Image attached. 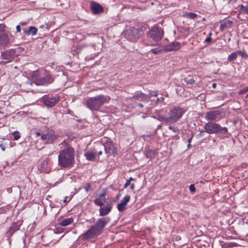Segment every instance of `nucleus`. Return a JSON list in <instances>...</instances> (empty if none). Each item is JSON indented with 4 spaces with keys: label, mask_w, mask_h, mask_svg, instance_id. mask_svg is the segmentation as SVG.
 Returning a JSON list of instances; mask_svg holds the SVG:
<instances>
[{
    "label": "nucleus",
    "mask_w": 248,
    "mask_h": 248,
    "mask_svg": "<svg viewBox=\"0 0 248 248\" xmlns=\"http://www.w3.org/2000/svg\"><path fill=\"white\" fill-rule=\"evenodd\" d=\"M99 143L97 144L94 147L93 150L95 153V154H97L98 156L101 155L103 154V150L99 146Z\"/></svg>",
    "instance_id": "obj_27"
},
{
    "label": "nucleus",
    "mask_w": 248,
    "mask_h": 248,
    "mask_svg": "<svg viewBox=\"0 0 248 248\" xmlns=\"http://www.w3.org/2000/svg\"><path fill=\"white\" fill-rule=\"evenodd\" d=\"M169 129L173 131L174 132H177L179 131L178 127L171 125L169 126Z\"/></svg>",
    "instance_id": "obj_37"
},
{
    "label": "nucleus",
    "mask_w": 248,
    "mask_h": 248,
    "mask_svg": "<svg viewBox=\"0 0 248 248\" xmlns=\"http://www.w3.org/2000/svg\"><path fill=\"white\" fill-rule=\"evenodd\" d=\"M231 24V22L230 21H224L223 23H221L220 26V29L221 31H223L224 29L227 28L229 27Z\"/></svg>",
    "instance_id": "obj_29"
},
{
    "label": "nucleus",
    "mask_w": 248,
    "mask_h": 248,
    "mask_svg": "<svg viewBox=\"0 0 248 248\" xmlns=\"http://www.w3.org/2000/svg\"><path fill=\"white\" fill-rule=\"evenodd\" d=\"M63 202L64 203H66V202H67V201L66 198H65L63 200Z\"/></svg>",
    "instance_id": "obj_63"
},
{
    "label": "nucleus",
    "mask_w": 248,
    "mask_h": 248,
    "mask_svg": "<svg viewBox=\"0 0 248 248\" xmlns=\"http://www.w3.org/2000/svg\"><path fill=\"white\" fill-rule=\"evenodd\" d=\"M162 125L161 124H160L157 126L156 129H155V131H157L158 129L160 128L161 127Z\"/></svg>",
    "instance_id": "obj_57"
},
{
    "label": "nucleus",
    "mask_w": 248,
    "mask_h": 248,
    "mask_svg": "<svg viewBox=\"0 0 248 248\" xmlns=\"http://www.w3.org/2000/svg\"><path fill=\"white\" fill-rule=\"evenodd\" d=\"M41 139L44 140H47V134H42L41 135Z\"/></svg>",
    "instance_id": "obj_44"
},
{
    "label": "nucleus",
    "mask_w": 248,
    "mask_h": 248,
    "mask_svg": "<svg viewBox=\"0 0 248 248\" xmlns=\"http://www.w3.org/2000/svg\"><path fill=\"white\" fill-rule=\"evenodd\" d=\"M181 47V44L178 42H173L166 46L164 50L166 51H172L178 50Z\"/></svg>",
    "instance_id": "obj_20"
},
{
    "label": "nucleus",
    "mask_w": 248,
    "mask_h": 248,
    "mask_svg": "<svg viewBox=\"0 0 248 248\" xmlns=\"http://www.w3.org/2000/svg\"><path fill=\"white\" fill-rule=\"evenodd\" d=\"M166 112L163 109H156L155 113L157 116V118L154 117L155 119H157L160 121H163L165 123H169L168 116L164 115V113Z\"/></svg>",
    "instance_id": "obj_18"
},
{
    "label": "nucleus",
    "mask_w": 248,
    "mask_h": 248,
    "mask_svg": "<svg viewBox=\"0 0 248 248\" xmlns=\"http://www.w3.org/2000/svg\"><path fill=\"white\" fill-rule=\"evenodd\" d=\"M130 199V195H127L123 199L121 202L118 204L117 208L119 212H123L126 209V206L129 202Z\"/></svg>",
    "instance_id": "obj_17"
},
{
    "label": "nucleus",
    "mask_w": 248,
    "mask_h": 248,
    "mask_svg": "<svg viewBox=\"0 0 248 248\" xmlns=\"http://www.w3.org/2000/svg\"><path fill=\"white\" fill-rule=\"evenodd\" d=\"M154 54H158L159 52H160V50H157L155 49H152L151 50Z\"/></svg>",
    "instance_id": "obj_46"
},
{
    "label": "nucleus",
    "mask_w": 248,
    "mask_h": 248,
    "mask_svg": "<svg viewBox=\"0 0 248 248\" xmlns=\"http://www.w3.org/2000/svg\"><path fill=\"white\" fill-rule=\"evenodd\" d=\"M221 112L219 110H212L207 112L204 117L206 120L211 122L218 121L221 119Z\"/></svg>",
    "instance_id": "obj_11"
},
{
    "label": "nucleus",
    "mask_w": 248,
    "mask_h": 248,
    "mask_svg": "<svg viewBox=\"0 0 248 248\" xmlns=\"http://www.w3.org/2000/svg\"><path fill=\"white\" fill-rule=\"evenodd\" d=\"M216 86H217L216 83H213V84H212V87H213V88H215V87H216Z\"/></svg>",
    "instance_id": "obj_62"
},
{
    "label": "nucleus",
    "mask_w": 248,
    "mask_h": 248,
    "mask_svg": "<svg viewBox=\"0 0 248 248\" xmlns=\"http://www.w3.org/2000/svg\"><path fill=\"white\" fill-rule=\"evenodd\" d=\"M130 188L131 190H134L135 189V184L132 183L130 185Z\"/></svg>",
    "instance_id": "obj_52"
},
{
    "label": "nucleus",
    "mask_w": 248,
    "mask_h": 248,
    "mask_svg": "<svg viewBox=\"0 0 248 248\" xmlns=\"http://www.w3.org/2000/svg\"><path fill=\"white\" fill-rule=\"evenodd\" d=\"M240 9L241 10H243V11L244 10H245V8H246V6H244V5H240Z\"/></svg>",
    "instance_id": "obj_56"
},
{
    "label": "nucleus",
    "mask_w": 248,
    "mask_h": 248,
    "mask_svg": "<svg viewBox=\"0 0 248 248\" xmlns=\"http://www.w3.org/2000/svg\"><path fill=\"white\" fill-rule=\"evenodd\" d=\"M59 100V97L57 95H46L42 98V102L47 107L54 106Z\"/></svg>",
    "instance_id": "obj_10"
},
{
    "label": "nucleus",
    "mask_w": 248,
    "mask_h": 248,
    "mask_svg": "<svg viewBox=\"0 0 248 248\" xmlns=\"http://www.w3.org/2000/svg\"><path fill=\"white\" fill-rule=\"evenodd\" d=\"M22 221L18 220L16 222H14L11 226L9 228L8 231L6 232V235L7 237H10L12 236L15 232L19 230L20 226L21 225Z\"/></svg>",
    "instance_id": "obj_14"
},
{
    "label": "nucleus",
    "mask_w": 248,
    "mask_h": 248,
    "mask_svg": "<svg viewBox=\"0 0 248 248\" xmlns=\"http://www.w3.org/2000/svg\"><path fill=\"white\" fill-rule=\"evenodd\" d=\"M49 158H46L38 166V170L40 172L49 173L51 171V168L48 164Z\"/></svg>",
    "instance_id": "obj_15"
},
{
    "label": "nucleus",
    "mask_w": 248,
    "mask_h": 248,
    "mask_svg": "<svg viewBox=\"0 0 248 248\" xmlns=\"http://www.w3.org/2000/svg\"><path fill=\"white\" fill-rule=\"evenodd\" d=\"M24 34L27 35H31L33 36L37 32V29L33 26H30L28 28H24L23 29Z\"/></svg>",
    "instance_id": "obj_22"
},
{
    "label": "nucleus",
    "mask_w": 248,
    "mask_h": 248,
    "mask_svg": "<svg viewBox=\"0 0 248 248\" xmlns=\"http://www.w3.org/2000/svg\"><path fill=\"white\" fill-rule=\"evenodd\" d=\"M16 51L14 49H10L5 51L1 52V58L7 61V62H12L16 55Z\"/></svg>",
    "instance_id": "obj_13"
},
{
    "label": "nucleus",
    "mask_w": 248,
    "mask_h": 248,
    "mask_svg": "<svg viewBox=\"0 0 248 248\" xmlns=\"http://www.w3.org/2000/svg\"><path fill=\"white\" fill-rule=\"evenodd\" d=\"M187 109L179 106L174 107L169 112V123H175L180 120Z\"/></svg>",
    "instance_id": "obj_4"
},
{
    "label": "nucleus",
    "mask_w": 248,
    "mask_h": 248,
    "mask_svg": "<svg viewBox=\"0 0 248 248\" xmlns=\"http://www.w3.org/2000/svg\"><path fill=\"white\" fill-rule=\"evenodd\" d=\"M93 202L96 205L102 206L104 205V202H102V199L98 197L93 200Z\"/></svg>",
    "instance_id": "obj_31"
},
{
    "label": "nucleus",
    "mask_w": 248,
    "mask_h": 248,
    "mask_svg": "<svg viewBox=\"0 0 248 248\" xmlns=\"http://www.w3.org/2000/svg\"><path fill=\"white\" fill-rule=\"evenodd\" d=\"M243 12L245 14H248V5L247 6H246L245 10H244Z\"/></svg>",
    "instance_id": "obj_51"
},
{
    "label": "nucleus",
    "mask_w": 248,
    "mask_h": 248,
    "mask_svg": "<svg viewBox=\"0 0 248 248\" xmlns=\"http://www.w3.org/2000/svg\"><path fill=\"white\" fill-rule=\"evenodd\" d=\"M112 208V204L109 203L106 205V206L103 207L101 206L100 207L99 211V216L104 217L108 215L111 211Z\"/></svg>",
    "instance_id": "obj_19"
},
{
    "label": "nucleus",
    "mask_w": 248,
    "mask_h": 248,
    "mask_svg": "<svg viewBox=\"0 0 248 248\" xmlns=\"http://www.w3.org/2000/svg\"><path fill=\"white\" fill-rule=\"evenodd\" d=\"M0 147L3 151H5V146L3 144H0Z\"/></svg>",
    "instance_id": "obj_49"
},
{
    "label": "nucleus",
    "mask_w": 248,
    "mask_h": 248,
    "mask_svg": "<svg viewBox=\"0 0 248 248\" xmlns=\"http://www.w3.org/2000/svg\"><path fill=\"white\" fill-rule=\"evenodd\" d=\"M134 104L135 105V107H138L140 108H142L143 107V104L141 103H140L136 102L135 103H134Z\"/></svg>",
    "instance_id": "obj_42"
},
{
    "label": "nucleus",
    "mask_w": 248,
    "mask_h": 248,
    "mask_svg": "<svg viewBox=\"0 0 248 248\" xmlns=\"http://www.w3.org/2000/svg\"><path fill=\"white\" fill-rule=\"evenodd\" d=\"M134 180V178H133L132 177H130L129 178V179H128V181H129L130 182L132 181H133Z\"/></svg>",
    "instance_id": "obj_61"
},
{
    "label": "nucleus",
    "mask_w": 248,
    "mask_h": 248,
    "mask_svg": "<svg viewBox=\"0 0 248 248\" xmlns=\"http://www.w3.org/2000/svg\"><path fill=\"white\" fill-rule=\"evenodd\" d=\"M205 131L208 134H217L219 133L226 134L228 133V128L226 127H221L218 124L213 122H209L204 126Z\"/></svg>",
    "instance_id": "obj_5"
},
{
    "label": "nucleus",
    "mask_w": 248,
    "mask_h": 248,
    "mask_svg": "<svg viewBox=\"0 0 248 248\" xmlns=\"http://www.w3.org/2000/svg\"><path fill=\"white\" fill-rule=\"evenodd\" d=\"M9 62H7V60H6L5 61H0V65H5V64H6V63H9Z\"/></svg>",
    "instance_id": "obj_48"
},
{
    "label": "nucleus",
    "mask_w": 248,
    "mask_h": 248,
    "mask_svg": "<svg viewBox=\"0 0 248 248\" xmlns=\"http://www.w3.org/2000/svg\"><path fill=\"white\" fill-rule=\"evenodd\" d=\"M155 153L156 152L155 151L148 149L146 151L145 155L147 158L151 159L155 157Z\"/></svg>",
    "instance_id": "obj_26"
},
{
    "label": "nucleus",
    "mask_w": 248,
    "mask_h": 248,
    "mask_svg": "<svg viewBox=\"0 0 248 248\" xmlns=\"http://www.w3.org/2000/svg\"><path fill=\"white\" fill-rule=\"evenodd\" d=\"M61 145L58 155V164L64 168H71L75 163V150L65 140Z\"/></svg>",
    "instance_id": "obj_1"
},
{
    "label": "nucleus",
    "mask_w": 248,
    "mask_h": 248,
    "mask_svg": "<svg viewBox=\"0 0 248 248\" xmlns=\"http://www.w3.org/2000/svg\"><path fill=\"white\" fill-rule=\"evenodd\" d=\"M192 138H193V136H191V137H190L188 140V143H191V142L192 140Z\"/></svg>",
    "instance_id": "obj_55"
},
{
    "label": "nucleus",
    "mask_w": 248,
    "mask_h": 248,
    "mask_svg": "<svg viewBox=\"0 0 248 248\" xmlns=\"http://www.w3.org/2000/svg\"><path fill=\"white\" fill-rule=\"evenodd\" d=\"M109 217H104L98 218L95 223L86 231L80 235L83 240H86L100 235L103 232L106 225L110 222Z\"/></svg>",
    "instance_id": "obj_2"
},
{
    "label": "nucleus",
    "mask_w": 248,
    "mask_h": 248,
    "mask_svg": "<svg viewBox=\"0 0 248 248\" xmlns=\"http://www.w3.org/2000/svg\"><path fill=\"white\" fill-rule=\"evenodd\" d=\"M95 154L93 148L91 151H87L84 153L86 158L89 161H94L95 158Z\"/></svg>",
    "instance_id": "obj_23"
},
{
    "label": "nucleus",
    "mask_w": 248,
    "mask_h": 248,
    "mask_svg": "<svg viewBox=\"0 0 248 248\" xmlns=\"http://www.w3.org/2000/svg\"><path fill=\"white\" fill-rule=\"evenodd\" d=\"M236 53L238 55H240L243 58H245L246 59H248V55L244 51L239 50L236 51Z\"/></svg>",
    "instance_id": "obj_32"
},
{
    "label": "nucleus",
    "mask_w": 248,
    "mask_h": 248,
    "mask_svg": "<svg viewBox=\"0 0 248 248\" xmlns=\"http://www.w3.org/2000/svg\"><path fill=\"white\" fill-rule=\"evenodd\" d=\"M74 219L72 217H69L67 218H65L62 220L60 223V225L62 226H67L73 222Z\"/></svg>",
    "instance_id": "obj_25"
},
{
    "label": "nucleus",
    "mask_w": 248,
    "mask_h": 248,
    "mask_svg": "<svg viewBox=\"0 0 248 248\" xmlns=\"http://www.w3.org/2000/svg\"><path fill=\"white\" fill-rule=\"evenodd\" d=\"M91 8L94 15L99 14L104 11V9L102 5L94 1L91 2Z\"/></svg>",
    "instance_id": "obj_16"
},
{
    "label": "nucleus",
    "mask_w": 248,
    "mask_h": 248,
    "mask_svg": "<svg viewBox=\"0 0 248 248\" xmlns=\"http://www.w3.org/2000/svg\"><path fill=\"white\" fill-rule=\"evenodd\" d=\"M128 186L129 185H130L131 184V182L128 181V180H126V182L125 183Z\"/></svg>",
    "instance_id": "obj_59"
},
{
    "label": "nucleus",
    "mask_w": 248,
    "mask_h": 248,
    "mask_svg": "<svg viewBox=\"0 0 248 248\" xmlns=\"http://www.w3.org/2000/svg\"><path fill=\"white\" fill-rule=\"evenodd\" d=\"M99 146L102 150H104L107 156L116 154V148L114 144L111 141H106L104 144L99 143Z\"/></svg>",
    "instance_id": "obj_9"
},
{
    "label": "nucleus",
    "mask_w": 248,
    "mask_h": 248,
    "mask_svg": "<svg viewBox=\"0 0 248 248\" xmlns=\"http://www.w3.org/2000/svg\"><path fill=\"white\" fill-rule=\"evenodd\" d=\"M164 100V98L163 97H160V98H158L156 100V103L159 102H163Z\"/></svg>",
    "instance_id": "obj_43"
},
{
    "label": "nucleus",
    "mask_w": 248,
    "mask_h": 248,
    "mask_svg": "<svg viewBox=\"0 0 248 248\" xmlns=\"http://www.w3.org/2000/svg\"><path fill=\"white\" fill-rule=\"evenodd\" d=\"M9 43L8 35L5 33H0V49L6 47Z\"/></svg>",
    "instance_id": "obj_21"
},
{
    "label": "nucleus",
    "mask_w": 248,
    "mask_h": 248,
    "mask_svg": "<svg viewBox=\"0 0 248 248\" xmlns=\"http://www.w3.org/2000/svg\"><path fill=\"white\" fill-rule=\"evenodd\" d=\"M197 16L198 15L196 14L191 12L186 13L184 15V16L186 17L191 19H194L197 17Z\"/></svg>",
    "instance_id": "obj_28"
},
{
    "label": "nucleus",
    "mask_w": 248,
    "mask_h": 248,
    "mask_svg": "<svg viewBox=\"0 0 248 248\" xmlns=\"http://www.w3.org/2000/svg\"><path fill=\"white\" fill-rule=\"evenodd\" d=\"M211 34H212V33H211V32H210L209 36L204 40V43H209L211 41V40H212V38L211 37Z\"/></svg>",
    "instance_id": "obj_40"
},
{
    "label": "nucleus",
    "mask_w": 248,
    "mask_h": 248,
    "mask_svg": "<svg viewBox=\"0 0 248 248\" xmlns=\"http://www.w3.org/2000/svg\"><path fill=\"white\" fill-rule=\"evenodd\" d=\"M106 195V191H104L103 192L100 193L99 195V198H101V197H105V196Z\"/></svg>",
    "instance_id": "obj_47"
},
{
    "label": "nucleus",
    "mask_w": 248,
    "mask_h": 248,
    "mask_svg": "<svg viewBox=\"0 0 248 248\" xmlns=\"http://www.w3.org/2000/svg\"><path fill=\"white\" fill-rule=\"evenodd\" d=\"M39 74H40V73L38 70L34 71L31 73V77L33 78H38L37 77L39 75Z\"/></svg>",
    "instance_id": "obj_35"
},
{
    "label": "nucleus",
    "mask_w": 248,
    "mask_h": 248,
    "mask_svg": "<svg viewBox=\"0 0 248 248\" xmlns=\"http://www.w3.org/2000/svg\"><path fill=\"white\" fill-rule=\"evenodd\" d=\"M205 130H202L200 131V133L197 135V136L198 137H202L203 136V134L205 132Z\"/></svg>",
    "instance_id": "obj_45"
},
{
    "label": "nucleus",
    "mask_w": 248,
    "mask_h": 248,
    "mask_svg": "<svg viewBox=\"0 0 248 248\" xmlns=\"http://www.w3.org/2000/svg\"><path fill=\"white\" fill-rule=\"evenodd\" d=\"M164 32L158 26H154L147 33V36L156 42L160 41L163 37Z\"/></svg>",
    "instance_id": "obj_8"
},
{
    "label": "nucleus",
    "mask_w": 248,
    "mask_h": 248,
    "mask_svg": "<svg viewBox=\"0 0 248 248\" xmlns=\"http://www.w3.org/2000/svg\"><path fill=\"white\" fill-rule=\"evenodd\" d=\"M16 30L17 32H19L21 31L20 27L19 25H17L16 27Z\"/></svg>",
    "instance_id": "obj_50"
},
{
    "label": "nucleus",
    "mask_w": 248,
    "mask_h": 248,
    "mask_svg": "<svg viewBox=\"0 0 248 248\" xmlns=\"http://www.w3.org/2000/svg\"><path fill=\"white\" fill-rule=\"evenodd\" d=\"M47 137L48 143H52L58 138L57 135L55 134V132L53 130L47 132Z\"/></svg>",
    "instance_id": "obj_24"
},
{
    "label": "nucleus",
    "mask_w": 248,
    "mask_h": 248,
    "mask_svg": "<svg viewBox=\"0 0 248 248\" xmlns=\"http://www.w3.org/2000/svg\"><path fill=\"white\" fill-rule=\"evenodd\" d=\"M238 246V244L234 242H231L228 244V247L232 248V247H236Z\"/></svg>",
    "instance_id": "obj_38"
},
{
    "label": "nucleus",
    "mask_w": 248,
    "mask_h": 248,
    "mask_svg": "<svg viewBox=\"0 0 248 248\" xmlns=\"http://www.w3.org/2000/svg\"><path fill=\"white\" fill-rule=\"evenodd\" d=\"M184 81L187 85H192V84H194L195 82V80L193 78L189 79L188 78H185L184 79Z\"/></svg>",
    "instance_id": "obj_33"
},
{
    "label": "nucleus",
    "mask_w": 248,
    "mask_h": 248,
    "mask_svg": "<svg viewBox=\"0 0 248 248\" xmlns=\"http://www.w3.org/2000/svg\"><path fill=\"white\" fill-rule=\"evenodd\" d=\"M189 190L192 192V193H194L196 191V188L194 186V185H191L190 186H189Z\"/></svg>",
    "instance_id": "obj_39"
},
{
    "label": "nucleus",
    "mask_w": 248,
    "mask_h": 248,
    "mask_svg": "<svg viewBox=\"0 0 248 248\" xmlns=\"http://www.w3.org/2000/svg\"><path fill=\"white\" fill-rule=\"evenodd\" d=\"M229 0L230 2H232L233 3H235L237 1V0Z\"/></svg>",
    "instance_id": "obj_60"
},
{
    "label": "nucleus",
    "mask_w": 248,
    "mask_h": 248,
    "mask_svg": "<svg viewBox=\"0 0 248 248\" xmlns=\"http://www.w3.org/2000/svg\"><path fill=\"white\" fill-rule=\"evenodd\" d=\"M237 57V54L236 51L233 52L228 56V61L229 62L233 61L236 59Z\"/></svg>",
    "instance_id": "obj_30"
},
{
    "label": "nucleus",
    "mask_w": 248,
    "mask_h": 248,
    "mask_svg": "<svg viewBox=\"0 0 248 248\" xmlns=\"http://www.w3.org/2000/svg\"><path fill=\"white\" fill-rule=\"evenodd\" d=\"M7 192L9 193H11L12 192V189L11 187H9L7 189Z\"/></svg>",
    "instance_id": "obj_54"
},
{
    "label": "nucleus",
    "mask_w": 248,
    "mask_h": 248,
    "mask_svg": "<svg viewBox=\"0 0 248 248\" xmlns=\"http://www.w3.org/2000/svg\"><path fill=\"white\" fill-rule=\"evenodd\" d=\"M149 94L151 95V97L152 96H155V97H156L157 96L158 94L156 93H150Z\"/></svg>",
    "instance_id": "obj_53"
},
{
    "label": "nucleus",
    "mask_w": 248,
    "mask_h": 248,
    "mask_svg": "<svg viewBox=\"0 0 248 248\" xmlns=\"http://www.w3.org/2000/svg\"><path fill=\"white\" fill-rule=\"evenodd\" d=\"M12 134L14 135V139L15 140H18L20 137L19 133L17 131H14L13 132Z\"/></svg>",
    "instance_id": "obj_34"
},
{
    "label": "nucleus",
    "mask_w": 248,
    "mask_h": 248,
    "mask_svg": "<svg viewBox=\"0 0 248 248\" xmlns=\"http://www.w3.org/2000/svg\"><path fill=\"white\" fill-rule=\"evenodd\" d=\"M143 28L142 27L137 28L130 27L125 31V38L132 42H135L143 34Z\"/></svg>",
    "instance_id": "obj_6"
},
{
    "label": "nucleus",
    "mask_w": 248,
    "mask_h": 248,
    "mask_svg": "<svg viewBox=\"0 0 248 248\" xmlns=\"http://www.w3.org/2000/svg\"><path fill=\"white\" fill-rule=\"evenodd\" d=\"M247 92H248V86L245 87L242 90H240L238 92V94L239 95H242Z\"/></svg>",
    "instance_id": "obj_36"
},
{
    "label": "nucleus",
    "mask_w": 248,
    "mask_h": 248,
    "mask_svg": "<svg viewBox=\"0 0 248 248\" xmlns=\"http://www.w3.org/2000/svg\"><path fill=\"white\" fill-rule=\"evenodd\" d=\"M54 81L52 76L48 72H45L41 77L34 79V83L37 85L47 86Z\"/></svg>",
    "instance_id": "obj_7"
},
{
    "label": "nucleus",
    "mask_w": 248,
    "mask_h": 248,
    "mask_svg": "<svg viewBox=\"0 0 248 248\" xmlns=\"http://www.w3.org/2000/svg\"><path fill=\"white\" fill-rule=\"evenodd\" d=\"M128 186L125 183L124 185V188H126Z\"/></svg>",
    "instance_id": "obj_64"
},
{
    "label": "nucleus",
    "mask_w": 248,
    "mask_h": 248,
    "mask_svg": "<svg viewBox=\"0 0 248 248\" xmlns=\"http://www.w3.org/2000/svg\"><path fill=\"white\" fill-rule=\"evenodd\" d=\"M5 28V25L3 24H0V31L2 32L4 31Z\"/></svg>",
    "instance_id": "obj_41"
},
{
    "label": "nucleus",
    "mask_w": 248,
    "mask_h": 248,
    "mask_svg": "<svg viewBox=\"0 0 248 248\" xmlns=\"http://www.w3.org/2000/svg\"><path fill=\"white\" fill-rule=\"evenodd\" d=\"M150 98V94H147L142 93H136L132 97H130V100L135 103L138 101L147 102Z\"/></svg>",
    "instance_id": "obj_12"
},
{
    "label": "nucleus",
    "mask_w": 248,
    "mask_h": 248,
    "mask_svg": "<svg viewBox=\"0 0 248 248\" xmlns=\"http://www.w3.org/2000/svg\"><path fill=\"white\" fill-rule=\"evenodd\" d=\"M174 139L175 140H179L180 139V137L179 136V135H175L174 136Z\"/></svg>",
    "instance_id": "obj_58"
},
{
    "label": "nucleus",
    "mask_w": 248,
    "mask_h": 248,
    "mask_svg": "<svg viewBox=\"0 0 248 248\" xmlns=\"http://www.w3.org/2000/svg\"><path fill=\"white\" fill-rule=\"evenodd\" d=\"M109 99L108 96L100 94L89 98L86 101V105L92 110H97L105 103L108 102Z\"/></svg>",
    "instance_id": "obj_3"
}]
</instances>
